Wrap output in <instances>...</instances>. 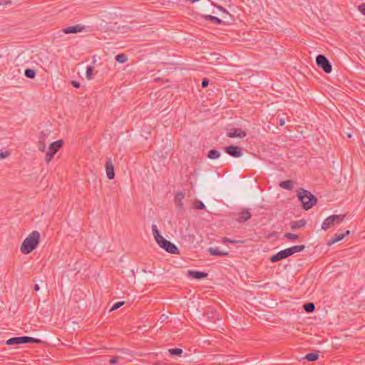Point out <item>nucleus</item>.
Wrapping results in <instances>:
<instances>
[{"label": "nucleus", "instance_id": "f8f14e48", "mask_svg": "<svg viewBox=\"0 0 365 365\" xmlns=\"http://www.w3.org/2000/svg\"><path fill=\"white\" fill-rule=\"evenodd\" d=\"M350 233L349 230H346L344 233L335 234L333 237L327 242L328 245H331L336 242L343 240L345 236L349 235Z\"/></svg>", "mask_w": 365, "mask_h": 365}, {"label": "nucleus", "instance_id": "473e14b6", "mask_svg": "<svg viewBox=\"0 0 365 365\" xmlns=\"http://www.w3.org/2000/svg\"><path fill=\"white\" fill-rule=\"evenodd\" d=\"M284 237L289 240H297L299 238V236L297 235L292 233H286L284 234Z\"/></svg>", "mask_w": 365, "mask_h": 365}, {"label": "nucleus", "instance_id": "79ce46f5", "mask_svg": "<svg viewBox=\"0 0 365 365\" xmlns=\"http://www.w3.org/2000/svg\"><path fill=\"white\" fill-rule=\"evenodd\" d=\"M284 123H285L284 119V118H281L279 120V125L280 126H283L284 125Z\"/></svg>", "mask_w": 365, "mask_h": 365}, {"label": "nucleus", "instance_id": "37998d69", "mask_svg": "<svg viewBox=\"0 0 365 365\" xmlns=\"http://www.w3.org/2000/svg\"><path fill=\"white\" fill-rule=\"evenodd\" d=\"M38 149H39L40 150H41V151H43V150H44V149H45V145H44L43 143V144H41V145H39V147H38Z\"/></svg>", "mask_w": 365, "mask_h": 365}, {"label": "nucleus", "instance_id": "2eb2a0df", "mask_svg": "<svg viewBox=\"0 0 365 365\" xmlns=\"http://www.w3.org/2000/svg\"><path fill=\"white\" fill-rule=\"evenodd\" d=\"M208 252L211 255L213 256H227L228 255L227 252L220 251L217 247H210Z\"/></svg>", "mask_w": 365, "mask_h": 365}, {"label": "nucleus", "instance_id": "a18cd8bd", "mask_svg": "<svg viewBox=\"0 0 365 365\" xmlns=\"http://www.w3.org/2000/svg\"><path fill=\"white\" fill-rule=\"evenodd\" d=\"M220 9H221V10H223V11H225V9H223V8H222V7H220Z\"/></svg>", "mask_w": 365, "mask_h": 365}, {"label": "nucleus", "instance_id": "ea45409f", "mask_svg": "<svg viewBox=\"0 0 365 365\" xmlns=\"http://www.w3.org/2000/svg\"><path fill=\"white\" fill-rule=\"evenodd\" d=\"M11 1H6V0H0V5H6V4H11Z\"/></svg>", "mask_w": 365, "mask_h": 365}, {"label": "nucleus", "instance_id": "9d476101", "mask_svg": "<svg viewBox=\"0 0 365 365\" xmlns=\"http://www.w3.org/2000/svg\"><path fill=\"white\" fill-rule=\"evenodd\" d=\"M84 29H85V27L83 26L77 24L76 26L64 28L61 30V31L66 34H77V33L83 31Z\"/></svg>", "mask_w": 365, "mask_h": 365}, {"label": "nucleus", "instance_id": "a878e982", "mask_svg": "<svg viewBox=\"0 0 365 365\" xmlns=\"http://www.w3.org/2000/svg\"><path fill=\"white\" fill-rule=\"evenodd\" d=\"M24 75L26 77L33 79L36 76V71L34 69L27 68L24 71Z\"/></svg>", "mask_w": 365, "mask_h": 365}, {"label": "nucleus", "instance_id": "39448f33", "mask_svg": "<svg viewBox=\"0 0 365 365\" xmlns=\"http://www.w3.org/2000/svg\"><path fill=\"white\" fill-rule=\"evenodd\" d=\"M317 65L321 68L325 73H330L332 71V66L327 58L319 54L316 58Z\"/></svg>", "mask_w": 365, "mask_h": 365}, {"label": "nucleus", "instance_id": "412c9836", "mask_svg": "<svg viewBox=\"0 0 365 365\" xmlns=\"http://www.w3.org/2000/svg\"><path fill=\"white\" fill-rule=\"evenodd\" d=\"M203 18L206 21H211L212 23L217 24V25L222 23V21L221 19H220L219 18H217L216 16H212V15H205V16H203Z\"/></svg>", "mask_w": 365, "mask_h": 365}, {"label": "nucleus", "instance_id": "58836bf2", "mask_svg": "<svg viewBox=\"0 0 365 365\" xmlns=\"http://www.w3.org/2000/svg\"><path fill=\"white\" fill-rule=\"evenodd\" d=\"M9 155V153L6 151V152H1L0 153V159H4V158H6V157H8Z\"/></svg>", "mask_w": 365, "mask_h": 365}, {"label": "nucleus", "instance_id": "aec40b11", "mask_svg": "<svg viewBox=\"0 0 365 365\" xmlns=\"http://www.w3.org/2000/svg\"><path fill=\"white\" fill-rule=\"evenodd\" d=\"M251 214L247 210H242L240 214L239 221L245 222L251 218Z\"/></svg>", "mask_w": 365, "mask_h": 365}, {"label": "nucleus", "instance_id": "a211bd4d", "mask_svg": "<svg viewBox=\"0 0 365 365\" xmlns=\"http://www.w3.org/2000/svg\"><path fill=\"white\" fill-rule=\"evenodd\" d=\"M304 248H305V246L303 245H295V246L287 248V250H288L289 252L290 255H292L296 252H299L303 251L304 250Z\"/></svg>", "mask_w": 365, "mask_h": 365}, {"label": "nucleus", "instance_id": "dca6fc26", "mask_svg": "<svg viewBox=\"0 0 365 365\" xmlns=\"http://www.w3.org/2000/svg\"><path fill=\"white\" fill-rule=\"evenodd\" d=\"M307 223V221L304 219L297 220V221H293L290 223L291 228L294 230L298 228L302 227L305 226Z\"/></svg>", "mask_w": 365, "mask_h": 365}, {"label": "nucleus", "instance_id": "f3484780", "mask_svg": "<svg viewBox=\"0 0 365 365\" xmlns=\"http://www.w3.org/2000/svg\"><path fill=\"white\" fill-rule=\"evenodd\" d=\"M334 225L333 222V219L331 216L327 217L322 224V229L324 230H328L331 226Z\"/></svg>", "mask_w": 365, "mask_h": 365}, {"label": "nucleus", "instance_id": "0eeeda50", "mask_svg": "<svg viewBox=\"0 0 365 365\" xmlns=\"http://www.w3.org/2000/svg\"><path fill=\"white\" fill-rule=\"evenodd\" d=\"M291 256L289 255V252L287 250V249L283 250L277 252V254L272 256L269 259L270 262L272 263L277 262L279 260L285 259L288 257Z\"/></svg>", "mask_w": 365, "mask_h": 365}, {"label": "nucleus", "instance_id": "20e7f679", "mask_svg": "<svg viewBox=\"0 0 365 365\" xmlns=\"http://www.w3.org/2000/svg\"><path fill=\"white\" fill-rule=\"evenodd\" d=\"M62 145L63 140H61L54 141L50 145L48 148V151L47 152L45 156V160L47 163H48L52 160L54 155L62 147Z\"/></svg>", "mask_w": 365, "mask_h": 365}, {"label": "nucleus", "instance_id": "cd10ccee", "mask_svg": "<svg viewBox=\"0 0 365 365\" xmlns=\"http://www.w3.org/2000/svg\"><path fill=\"white\" fill-rule=\"evenodd\" d=\"M193 208L196 210H202L205 208V205L202 201L196 200L193 202Z\"/></svg>", "mask_w": 365, "mask_h": 365}, {"label": "nucleus", "instance_id": "b1692460", "mask_svg": "<svg viewBox=\"0 0 365 365\" xmlns=\"http://www.w3.org/2000/svg\"><path fill=\"white\" fill-rule=\"evenodd\" d=\"M303 308L307 313H311L314 311L315 305L313 302H309V303L304 304L303 305Z\"/></svg>", "mask_w": 365, "mask_h": 365}, {"label": "nucleus", "instance_id": "4468645a", "mask_svg": "<svg viewBox=\"0 0 365 365\" xmlns=\"http://www.w3.org/2000/svg\"><path fill=\"white\" fill-rule=\"evenodd\" d=\"M187 274L190 277L197 279L206 278L208 275L206 272L194 270H188Z\"/></svg>", "mask_w": 365, "mask_h": 365}, {"label": "nucleus", "instance_id": "ddd939ff", "mask_svg": "<svg viewBox=\"0 0 365 365\" xmlns=\"http://www.w3.org/2000/svg\"><path fill=\"white\" fill-rule=\"evenodd\" d=\"M227 135L230 138H244L246 136V133L240 128H235L230 132H227Z\"/></svg>", "mask_w": 365, "mask_h": 365}, {"label": "nucleus", "instance_id": "4be33fe9", "mask_svg": "<svg viewBox=\"0 0 365 365\" xmlns=\"http://www.w3.org/2000/svg\"><path fill=\"white\" fill-rule=\"evenodd\" d=\"M346 217V215H331V217L333 219V222L334 225H339L342 222Z\"/></svg>", "mask_w": 365, "mask_h": 365}, {"label": "nucleus", "instance_id": "bb28decb", "mask_svg": "<svg viewBox=\"0 0 365 365\" xmlns=\"http://www.w3.org/2000/svg\"><path fill=\"white\" fill-rule=\"evenodd\" d=\"M305 359L309 361H314L319 359V354L317 353H309L305 356Z\"/></svg>", "mask_w": 365, "mask_h": 365}, {"label": "nucleus", "instance_id": "423d86ee", "mask_svg": "<svg viewBox=\"0 0 365 365\" xmlns=\"http://www.w3.org/2000/svg\"><path fill=\"white\" fill-rule=\"evenodd\" d=\"M225 151L232 157L240 158L242 155L241 148L237 145H230L224 148Z\"/></svg>", "mask_w": 365, "mask_h": 365}, {"label": "nucleus", "instance_id": "7c9ffc66", "mask_svg": "<svg viewBox=\"0 0 365 365\" xmlns=\"http://www.w3.org/2000/svg\"><path fill=\"white\" fill-rule=\"evenodd\" d=\"M86 78L89 80L93 78V68L92 66H88L86 73Z\"/></svg>", "mask_w": 365, "mask_h": 365}, {"label": "nucleus", "instance_id": "5701e85b", "mask_svg": "<svg viewBox=\"0 0 365 365\" xmlns=\"http://www.w3.org/2000/svg\"><path fill=\"white\" fill-rule=\"evenodd\" d=\"M220 153L218 150H214V149L210 150L207 154V157L212 160L217 159V158H220Z\"/></svg>", "mask_w": 365, "mask_h": 365}, {"label": "nucleus", "instance_id": "49530a36", "mask_svg": "<svg viewBox=\"0 0 365 365\" xmlns=\"http://www.w3.org/2000/svg\"><path fill=\"white\" fill-rule=\"evenodd\" d=\"M220 9H221V10H223V11H225V9H223V8H222V7H220Z\"/></svg>", "mask_w": 365, "mask_h": 365}, {"label": "nucleus", "instance_id": "09e8293b", "mask_svg": "<svg viewBox=\"0 0 365 365\" xmlns=\"http://www.w3.org/2000/svg\"><path fill=\"white\" fill-rule=\"evenodd\" d=\"M351 134H348V138H351Z\"/></svg>", "mask_w": 365, "mask_h": 365}, {"label": "nucleus", "instance_id": "7ed1b4c3", "mask_svg": "<svg viewBox=\"0 0 365 365\" xmlns=\"http://www.w3.org/2000/svg\"><path fill=\"white\" fill-rule=\"evenodd\" d=\"M158 245L165 250L166 252L170 254H178L179 250L178 247L170 241L167 240L165 238H164L163 236L156 241Z\"/></svg>", "mask_w": 365, "mask_h": 365}, {"label": "nucleus", "instance_id": "de8ad7c7", "mask_svg": "<svg viewBox=\"0 0 365 365\" xmlns=\"http://www.w3.org/2000/svg\"><path fill=\"white\" fill-rule=\"evenodd\" d=\"M220 9H221V10H223V11H225V9H223V8H222V7H220Z\"/></svg>", "mask_w": 365, "mask_h": 365}, {"label": "nucleus", "instance_id": "c9c22d12", "mask_svg": "<svg viewBox=\"0 0 365 365\" xmlns=\"http://www.w3.org/2000/svg\"><path fill=\"white\" fill-rule=\"evenodd\" d=\"M122 359V357H120V356H113V357H112V358L110 359V364H115V363L118 362V361H119L120 359Z\"/></svg>", "mask_w": 365, "mask_h": 365}, {"label": "nucleus", "instance_id": "a19ab883", "mask_svg": "<svg viewBox=\"0 0 365 365\" xmlns=\"http://www.w3.org/2000/svg\"><path fill=\"white\" fill-rule=\"evenodd\" d=\"M71 83H72L73 86L75 87V88H79L80 87V83L78 82H77V81H73L71 82Z\"/></svg>", "mask_w": 365, "mask_h": 365}, {"label": "nucleus", "instance_id": "c85d7f7f", "mask_svg": "<svg viewBox=\"0 0 365 365\" xmlns=\"http://www.w3.org/2000/svg\"><path fill=\"white\" fill-rule=\"evenodd\" d=\"M115 60L120 63H123L127 61L128 58L125 54L120 53L115 56Z\"/></svg>", "mask_w": 365, "mask_h": 365}, {"label": "nucleus", "instance_id": "e433bc0d", "mask_svg": "<svg viewBox=\"0 0 365 365\" xmlns=\"http://www.w3.org/2000/svg\"><path fill=\"white\" fill-rule=\"evenodd\" d=\"M359 11L363 14L364 15H365V4H361L358 7Z\"/></svg>", "mask_w": 365, "mask_h": 365}, {"label": "nucleus", "instance_id": "72a5a7b5", "mask_svg": "<svg viewBox=\"0 0 365 365\" xmlns=\"http://www.w3.org/2000/svg\"><path fill=\"white\" fill-rule=\"evenodd\" d=\"M124 304H125L124 302H118L115 303L113 305V307H111L110 311H114V310H116V309H119Z\"/></svg>", "mask_w": 365, "mask_h": 365}, {"label": "nucleus", "instance_id": "6e6552de", "mask_svg": "<svg viewBox=\"0 0 365 365\" xmlns=\"http://www.w3.org/2000/svg\"><path fill=\"white\" fill-rule=\"evenodd\" d=\"M105 167L108 178L113 180L115 178V171L111 158H107Z\"/></svg>", "mask_w": 365, "mask_h": 365}, {"label": "nucleus", "instance_id": "c03bdc74", "mask_svg": "<svg viewBox=\"0 0 365 365\" xmlns=\"http://www.w3.org/2000/svg\"><path fill=\"white\" fill-rule=\"evenodd\" d=\"M34 290H35V291H38V290H39V287H38V284H35V285H34Z\"/></svg>", "mask_w": 365, "mask_h": 365}, {"label": "nucleus", "instance_id": "f03ea898", "mask_svg": "<svg viewBox=\"0 0 365 365\" xmlns=\"http://www.w3.org/2000/svg\"><path fill=\"white\" fill-rule=\"evenodd\" d=\"M297 196L306 210L312 208L317 202V198L309 191L304 189L298 192Z\"/></svg>", "mask_w": 365, "mask_h": 365}, {"label": "nucleus", "instance_id": "9b49d317", "mask_svg": "<svg viewBox=\"0 0 365 365\" xmlns=\"http://www.w3.org/2000/svg\"><path fill=\"white\" fill-rule=\"evenodd\" d=\"M185 195V192L180 191V192H178L175 196V199H174L175 205L180 209H183L182 200L184 199Z\"/></svg>", "mask_w": 365, "mask_h": 365}, {"label": "nucleus", "instance_id": "f704fd0d", "mask_svg": "<svg viewBox=\"0 0 365 365\" xmlns=\"http://www.w3.org/2000/svg\"><path fill=\"white\" fill-rule=\"evenodd\" d=\"M29 343L40 344L41 343V341L38 339L29 336Z\"/></svg>", "mask_w": 365, "mask_h": 365}, {"label": "nucleus", "instance_id": "393cba45", "mask_svg": "<svg viewBox=\"0 0 365 365\" xmlns=\"http://www.w3.org/2000/svg\"><path fill=\"white\" fill-rule=\"evenodd\" d=\"M152 231H153V234L155 241H157L162 237V235H160V234L158 231V227L156 225H152Z\"/></svg>", "mask_w": 365, "mask_h": 365}, {"label": "nucleus", "instance_id": "f257e3e1", "mask_svg": "<svg viewBox=\"0 0 365 365\" xmlns=\"http://www.w3.org/2000/svg\"><path fill=\"white\" fill-rule=\"evenodd\" d=\"M40 234L38 231H33L24 240L21 246V252L23 254L28 255L31 253L38 245Z\"/></svg>", "mask_w": 365, "mask_h": 365}, {"label": "nucleus", "instance_id": "4c0bfd02", "mask_svg": "<svg viewBox=\"0 0 365 365\" xmlns=\"http://www.w3.org/2000/svg\"><path fill=\"white\" fill-rule=\"evenodd\" d=\"M209 84V80L207 78H204L202 81V87L206 88Z\"/></svg>", "mask_w": 365, "mask_h": 365}, {"label": "nucleus", "instance_id": "1a4fd4ad", "mask_svg": "<svg viewBox=\"0 0 365 365\" xmlns=\"http://www.w3.org/2000/svg\"><path fill=\"white\" fill-rule=\"evenodd\" d=\"M27 343H29V336L13 337L8 339L6 342L7 345L22 344Z\"/></svg>", "mask_w": 365, "mask_h": 365}, {"label": "nucleus", "instance_id": "c756f323", "mask_svg": "<svg viewBox=\"0 0 365 365\" xmlns=\"http://www.w3.org/2000/svg\"><path fill=\"white\" fill-rule=\"evenodd\" d=\"M168 352L172 356H173V355L180 356L182 354L183 351L182 349L175 348V349H170L168 350Z\"/></svg>", "mask_w": 365, "mask_h": 365}, {"label": "nucleus", "instance_id": "6ab92c4d", "mask_svg": "<svg viewBox=\"0 0 365 365\" xmlns=\"http://www.w3.org/2000/svg\"><path fill=\"white\" fill-rule=\"evenodd\" d=\"M279 186L285 190H292L294 187V182L292 180L282 181Z\"/></svg>", "mask_w": 365, "mask_h": 365}, {"label": "nucleus", "instance_id": "2f4dec72", "mask_svg": "<svg viewBox=\"0 0 365 365\" xmlns=\"http://www.w3.org/2000/svg\"><path fill=\"white\" fill-rule=\"evenodd\" d=\"M222 241L224 242H230V243H233V244H242L244 243V241L243 240H231L230 238H227V237H223L222 238Z\"/></svg>", "mask_w": 365, "mask_h": 365}]
</instances>
